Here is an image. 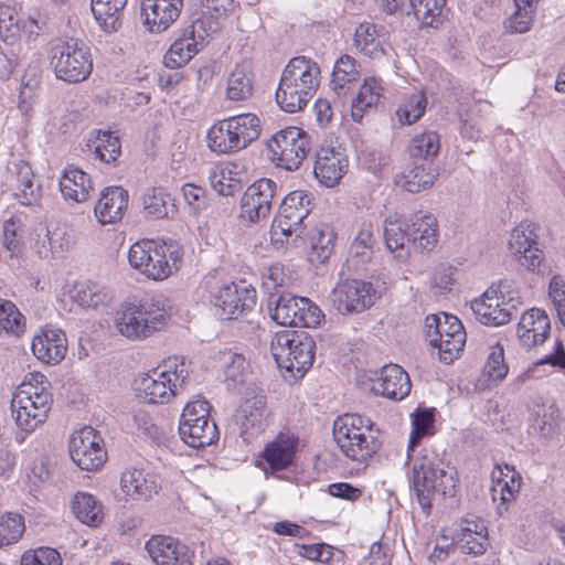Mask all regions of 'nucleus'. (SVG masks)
I'll return each instance as SVG.
<instances>
[{"instance_id":"1","label":"nucleus","mask_w":565,"mask_h":565,"mask_svg":"<svg viewBox=\"0 0 565 565\" xmlns=\"http://www.w3.org/2000/svg\"><path fill=\"white\" fill-rule=\"evenodd\" d=\"M171 315L169 300L156 294L121 302L114 313L113 324L121 337L140 341L163 330Z\"/></svg>"},{"instance_id":"2","label":"nucleus","mask_w":565,"mask_h":565,"mask_svg":"<svg viewBox=\"0 0 565 565\" xmlns=\"http://www.w3.org/2000/svg\"><path fill=\"white\" fill-rule=\"evenodd\" d=\"M43 374L29 373L11 398V413L18 430L15 440L23 444L28 435L43 425L52 406V394Z\"/></svg>"},{"instance_id":"3","label":"nucleus","mask_w":565,"mask_h":565,"mask_svg":"<svg viewBox=\"0 0 565 565\" xmlns=\"http://www.w3.org/2000/svg\"><path fill=\"white\" fill-rule=\"evenodd\" d=\"M413 460V486L424 510L430 508L434 495H454L457 483L456 470L444 462L433 448H423L417 455L408 454Z\"/></svg>"},{"instance_id":"4","label":"nucleus","mask_w":565,"mask_h":565,"mask_svg":"<svg viewBox=\"0 0 565 565\" xmlns=\"http://www.w3.org/2000/svg\"><path fill=\"white\" fill-rule=\"evenodd\" d=\"M320 68L307 57L297 56L289 61L282 71L276 100L287 113L301 110L311 99L319 86Z\"/></svg>"},{"instance_id":"5","label":"nucleus","mask_w":565,"mask_h":565,"mask_svg":"<svg viewBox=\"0 0 565 565\" xmlns=\"http://www.w3.org/2000/svg\"><path fill=\"white\" fill-rule=\"evenodd\" d=\"M262 134L259 117L243 113L215 121L206 132V146L213 153L235 154L256 141Z\"/></svg>"},{"instance_id":"6","label":"nucleus","mask_w":565,"mask_h":565,"mask_svg":"<svg viewBox=\"0 0 565 565\" xmlns=\"http://www.w3.org/2000/svg\"><path fill=\"white\" fill-rule=\"evenodd\" d=\"M159 371L139 375L134 387L136 396L149 404L169 403L186 385L190 374V363L180 356L169 358Z\"/></svg>"},{"instance_id":"7","label":"nucleus","mask_w":565,"mask_h":565,"mask_svg":"<svg viewBox=\"0 0 565 565\" xmlns=\"http://www.w3.org/2000/svg\"><path fill=\"white\" fill-rule=\"evenodd\" d=\"M270 352L288 381H297L312 366L316 343L307 332L284 330L270 341Z\"/></svg>"},{"instance_id":"8","label":"nucleus","mask_w":565,"mask_h":565,"mask_svg":"<svg viewBox=\"0 0 565 565\" xmlns=\"http://www.w3.org/2000/svg\"><path fill=\"white\" fill-rule=\"evenodd\" d=\"M183 252L173 243L141 239L128 250L129 265L152 280H163L175 273L182 262Z\"/></svg>"},{"instance_id":"9","label":"nucleus","mask_w":565,"mask_h":565,"mask_svg":"<svg viewBox=\"0 0 565 565\" xmlns=\"http://www.w3.org/2000/svg\"><path fill=\"white\" fill-rule=\"evenodd\" d=\"M373 422L359 414H344L333 423V438L341 452L354 461L372 457L380 448Z\"/></svg>"},{"instance_id":"10","label":"nucleus","mask_w":565,"mask_h":565,"mask_svg":"<svg viewBox=\"0 0 565 565\" xmlns=\"http://www.w3.org/2000/svg\"><path fill=\"white\" fill-rule=\"evenodd\" d=\"M522 303L519 289L505 280L491 285L479 298L472 300L471 310L482 324L499 327L508 323Z\"/></svg>"},{"instance_id":"11","label":"nucleus","mask_w":565,"mask_h":565,"mask_svg":"<svg viewBox=\"0 0 565 565\" xmlns=\"http://www.w3.org/2000/svg\"><path fill=\"white\" fill-rule=\"evenodd\" d=\"M425 333L429 344L438 350L440 361L447 364L459 356L466 344L461 321L445 312L426 318Z\"/></svg>"},{"instance_id":"12","label":"nucleus","mask_w":565,"mask_h":565,"mask_svg":"<svg viewBox=\"0 0 565 565\" xmlns=\"http://www.w3.org/2000/svg\"><path fill=\"white\" fill-rule=\"evenodd\" d=\"M51 64L56 77L68 83L82 82L93 71L89 47L76 39L56 44L52 49Z\"/></svg>"},{"instance_id":"13","label":"nucleus","mask_w":565,"mask_h":565,"mask_svg":"<svg viewBox=\"0 0 565 565\" xmlns=\"http://www.w3.org/2000/svg\"><path fill=\"white\" fill-rule=\"evenodd\" d=\"M308 194L301 190L284 198L270 228V238L276 246L284 247L290 237L300 236L302 222L310 212Z\"/></svg>"},{"instance_id":"14","label":"nucleus","mask_w":565,"mask_h":565,"mask_svg":"<svg viewBox=\"0 0 565 565\" xmlns=\"http://www.w3.org/2000/svg\"><path fill=\"white\" fill-rule=\"evenodd\" d=\"M271 161L288 171L297 170L310 151L309 136L298 127L276 132L268 142Z\"/></svg>"},{"instance_id":"15","label":"nucleus","mask_w":565,"mask_h":565,"mask_svg":"<svg viewBox=\"0 0 565 565\" xmlns=\"http://www.w3.org/2000/svg\"><path fill=\"white\" fill-rule=\"evenodd\" d=\"M70 456L82 470L96 471L106 461V451L100 435L90 426L74 430L68 440Z\"/></svg>"},{"instance_id":"16","label":"nucleus","mask_w":565,"mask_h":565,"mask_svg":"<svg viewBox=\"0 0 565 565\" xmlns=\"http://www.w3.org/2000/svg\"><path fill=\"white\" fill-rule=\"evenodd\" d=\"M381 291L372 282L347 279L337 284L332 291V306L342 313H358L374 305Z\"/></svg>"},{"instance_id":"17","label":"nucleus","mask_w":565,"mask_h":565,"mask_svg":"<svg viewBox=\"0 0 565 565\" xmlns=\"http://www.w3.org/2000/svg\"><path fill=\"white\" fill-rule=\"evenodd\" d=\"M213 303L222 319H237L256 305V291L245 284L235 282L220 286L213 295Z\"/></svg>"},{"instance_id":"18","label":"nucleus","mask_w":565,"mask_h":565,"mask_svg":"<svg viewBox=\"0 0 565 565\" xmlns=\"http://www.w3.org/2000/svg\"><path fill=\"white\" fill-rule=\"evenodd\" d=\"M277 184L270 179H259L252 183L241 200L239 217L250 223L269 216Z\"/></svg>"},{"instance_id":"19","label":"nucleus","mask_w":565,"mask_h":565,"mask_svg":"<svg viewBox=\"0 0 565 565\" xmlns=\"http://www.w3.org/2000/svg\"><path fill=\"white\" fill-rule=\"evenodd\" d=\"M509 249L527 270L534 271L543 260V252L537 247L535 225L520 222L510 234Z\"/></svg>"},{"instance_id":"20","label":"nucleus","mask_w":565,"mask_h":565,"mask_svg":"<svg viewBox=\"0 0 565 565\" xmlns=\"http://www.w3.org/2000/svg\"><path fill=\"white\" fill-rule=\"evenodd\" d=\"M369 390L375 395L401 401L411 392V380L404 369L397 364L384 365L379 372L367 377Z\"/></svg>"},{"instance_id":"21","label":"nucleus","mask_w":565,"mask_h":565,"mask_svg":"<svg viewBox=\"0 0 565 565\" xmlns=\"http://www.w3.org/2000/svg\"><path fill=\"white\" fill-rule=\"evenodd\" d=\"M145 548L156 565H193L194 553L174 537L153 535Z\"/></svg>"},{"instance_id":"22","label":"nucleus","mask_w":565,"mask_h":565,"mask_svg":"<svg viewBox=\"0 0 565 565\" xmlns=\"http://www.w3.org/2000/svg\"><path fill=\"white\" fill-rule=\"evenodd\" d=\"M182 8L183 0H142L145 26L152 33H161L178 20Z\"/></svg>"},{"instance_id":"23","label":"nucleus","mask_w":565,"mask_h":565,"mask_svg":"<svg viewBox=\"0 0 565 565\" xmlns=\"http://www.w3.org/2000/svg\"><path fill=\"white\" fill-rule=\"evenodd\" d=\"M550 330L551 321L546 312L539 308H532L522 315L516 334L524 348L532 349L546 341Z\"/></svg>"},{"instance_id":"24","label":"nucleus","mask_w":565,"mask_h":565,"mask_svg":"<svg viewBox=\"0 0 565 565\" xmlns=\"http://www.w3.org/2000/svg\"><path fill=\"white\" fill-rule=\"evenodd\" d=\"M348 169V160L340 150L321 147L317 153L313 173L323 185L332 188L339 183Z\"/></svg>"},{"instance_id":"25","label":"nucleus","mask_w":565,"mask_h":565,"mask_svg":"<svg viewBox=\"0 0 565 565\" xmlns=\"http://www.w3.org/2000/svg\"><path fill=\"white\" fill-rule=\"evenodd\" d=\"M128 191L121 186L105 188L94 206V215L102 225L119 222L128 205Z\"/></svg>"},{"instance_id":"26","label":"nucleus","mask_w":565,"mask_h":565,"mask_svg":"<svg viewBox=\"0 0 565 565\" xmlns=\"http://www.w3.org/2000/svg\"><path fill=\"white\" fill-rule=\"evenodd\" d=\"M154 475L136 467L127 468L120 477V489L128 499L147 501L158 492Z\"/></svg>"},{"instance_id":"27","label":"nucleus","mask_w":565,"mask_h":565,"mask_svg":"<svg viewBox=\"0 0 565 565\" xmlns=\"http://www.w3.org/2000/svg\"><path fill=\"white\" fill-rule=\"evenodd\" d=\"M31 350L40 361L46 364H57L66 354L65 333L55 329L44 330L42 334L33 338Z\"/></svg>"},{"instance_id":"28","label":"nucleus","mask_w":565,"mask_h":565,"mask_svg":"<svg viewBox=\"0 0 565 565\" xmlns=\"http://www.w3.org/2000/svg\"><path fill=\"white\" fill-rule=\"evenodd\" d=\"M60 191L66 201L84 203L90 198L94 185L90 175L85 171L68 166L58 180Z\"/></svg>"},{"instance_id":"29","label":"nucleus","mask_w":565,"mask_h":565,"mask_svg":"<svg viewBox=\"0 0 565 565\" xmlns=\"http://www.w3.org/2000/svg\"><path fill=\"white\" fill-rule=\"evenodd\" d=\"M561 415L556 404L552 401L535 402L530 412V429L533 434L551 438L557 434Z\"/></svg>"},{"instance_id":"30","label":"nucleus","mask_w":565,"mask_h":565,"mask_svg":"<svg viewBox=\"0 0 565 565\" xmlns=\"http://www.w3.org/2000/svg\"><path fill=\"white\" fill-rule=\"evenodd\" d=\"M298 441L294 434L281 433L266 445L263 457L271 470H284L294 462Z\"/></svg>"},{"instance_id":"31","label":"nucleus","mask_w":565,"mask_h":565,"mask_svg":"<svg viewBox=\"0 0 565 565\" xmlns=\"http://www.w3.org/2000/svg\"><path fill=\"white\" fill-rule=\"evenodd\" d=\"M457 543L465 554L481 555L488 543V531L479 519H466L457 533Z\"/></svg>"},{"instance_id":"32","label":"nucleus","mask_w":565,"mask_h":565,"mask_svg":"<svg viewBox=\"0 0 565 565\" xmlns=\"http://www.w3.org/2000/svg\"><path fill=\"white\" fill-rule=\"evenodd\" d=\"M412 244L424 250H431L438 242V225L430 213L417 212L407 225Z\"/></svg>"},{"instance_id":"33","label":"nucleus","mask_w":565,"mask_h":565,"mask_svg":"<svg viewBox=\"0 0 565 565\" xmlns=\"http://www.w3.org/2000/svg\"><path fill=\"white\" fill-rule=\"evenodd\" d=\"M379 225L371 220H363L358 228L349 252V262L360 264L369 262L373 255Z\"/></svg>"},{"instance_id":"34","label":"nucleus","mask_w":565,"mask_h":565,"mask_svg":"<svg viewBox=\"0 0 565 565\" xmlns=\"http://www.w3.org/2000/svg\"><path fill=\"white\" fill-rule=\"evenodd\" d=\"M386 41L384 26L370 22L361 23L354 33L355 47L366 56L376 57L384 53L383 44Z\"/></svg>"},{"instance_id":"35","label":"nucleus","mask_w":565,"mask_h":565,"mask_svg":"<svg viewBox=\"0 0 565 565\" xmlns=\"http://www.w3.org/2000/svg\"><path fill=\"white\" fill-rule=\"evenodd\" d=\"M41 30L39 21L33 18L20 19L13 15L10 8H6L0 12V34L3 40L12 44L15 39L23 32L29 39L38 36Z\"/></svg>"},{"instance_id":"36","label":"nucleus","mask_w":565,"mask_h":565,"mask_svg":"<svg viewBox=\"0 0 565 565\" xmlns=\"http://www.w3.org/2000/svg\"><path fill=\"white\" fill-rule=\"evenodd\" d=\"M438 173L426 163L414 164L396 175L395 182L411 193H418L433 186Z\"/></svg>"},{"instance_id":"37","label":"nucleus","mask_w":565,"mask_h":565,"mask_svg":"<svg viewBox=\"0 0 565 565\" xmlns=\"http://www.w3.org/2000/svg\"><path fill=\"white\" fill-rule=\"evenodd\" d=\"M382 81L377 77H366L356 97L352 100L351 116L355 122H361L364 113L376 106L383 95Z\"/></svg>"},{"instance_id":"38","label":"nucleus","mask_w":565,"mask_h":565,"mask_svg":"<svg viewBox=\"0 0 565 565\" xmlns=\"http://www.w3.org/2000/svg\"><path fill=\"white\" fill-rule=\"evenodd\" d=\"M253 72L248 62L237 64L230 73L226 85V98L232 102L248 99L253 94Z\"/></svg>"},{"instance_id":"39","label":"nucleus","mask_w":565,"mask_h":565,"mask_svg":"<svg viewBox=\"0 0 565 565\" xmlns=\"http://www.w3.org/2000/svg\"><path fill=\"white\" fill-rule=\"evenodd\" d=\"M68 237L60 227L40 225L35 230L34 246L41 257L57 256L68 248Z\"/></svg>"},{"instance_id":"40","label":"nucleus","mask_w":565,"mask_h":565,"mask_svg":"<svg viewBox=\"0 0 565 565\" xmlns=\"http://www.w3.org/2000/svg\"><path fill=\"white\" fill-rule=\"evenodd\" d=\"M128 0H92V12L105 32H115L121 25L122 10Z\"/></svg>"},{"instance_id":"41","label":"nucleus","mask_w":565,"mask_h":565,"mask_svg":"<svg viewBox=\"0 0 565 565\" xmlns=\"http://www.w3.org/2000/svg\"><path fill=\"white\" fill-rule=\"evenodd\" d=\"M359 75L355 60L350 55H342L334 64L330 87L339 98L344 97Z\"/></svg>"},{"instance_id":"42","label":"nucleus","mask_w":565,"mask_h":565,"mask_svg":"<svg viewBox=\"0 0 565 565\" xmlns=\"http://www.w3.org/2000/svg\"><path fill=\"white\" fill-rule=\"evenodd\" d=\"M301 297L290 294L280 295L269 301L270 318L284 327H298Z\"/></svg>"},{"instance_id":"43","label":"nucleus","mask_w":565,"mask_h":565,"mask_svg":"<svg viewBox=\"0 0 565 565\" xmlns=\"http://www.w3.org/2000/svg\"><path fill=\"white\" fill-rule=\"evenodd\" d=\"M242 433L247 435L248 430H260L266 424V401L264 395H255L246 398L242 404L238 415Z\"/></svg>"},{"instance_id":"44","label":"nucleus","mask_w":565,"mask_h":565,"mask_svg":"<svg viewBox=\"0 0 565 565\" xmlns=\"http://www.w3.org/2000/svg\"><path fill=\"white\" fill-rule=\"evenodd\" d=\"M72 510L77 520L89 526H98L104 520V507L93 494L77 492L72 500Z\"/></svg>"},{"instance_id":"45","label":"nucleus","mask_w":565,"mask_h":565,"mask_svg":"<svg viewBox=\"0 0 565 565\" xmlns=\"http://www.w3.org/2000/svg\"><path fill=\"white\" fill-rule=\"evenodd\" d=\"M384 241L387 249L397 260L408 258L412 238L407 225L401 222H388L384 228Z\"/></svg>"},{"instance_id":"46","label":"nucleus","mask_w":565,"mask_h":565,"mask_svg":"<svg viewBox=\"0 0 565 565\" xmlns=\"http://www.w3.org/2000/svg\"><path fill=\"white\" fill-rule=\"evenodd\" d=\"M181 439L193 448L209 446L218 439V430L215 423L210 419H202L192 424L191 427H183L179 431Z\"/></svg>"},{"instance_id":"47","label":"nucleus","mask_w":565,"mask_h":565,"mask_svg":"<svg viewBox=\"0 0 565 565\" xmlns=\"http://www.w3.org/2000/svg\"><path fill=\"white\" fill-rule=\"evenodd\" d=\"M235 166L231 163L215 164L210 168L209 180L214 191L220 195H233L241 188V182L234 172Z\"/></svg>"},{"instance_id":"48","label":"nucleus","mask_w":565,"mask_h":565,"mask_svg":"<svg viewBox=\"0 0 565 565\" xmlns=\"http://www.w3.org/2000/svg\"><path fill=\"white\" fill-rule=\"evenodd\" d=\"M505 477L507 480L498 481L492 484L491 495L492 500L495 502L500 500V504L497 507L499 514H502L507 511V504L511 502L515 494L520 491L521 488V476L519 472L514 470L513 467L505 465Z\"/></svg>"},{"instance_id":"49","label":"nucleus","mask_w":565,"mask_h":565,"mask_svg":"<svg viewBox=\"0 0 565 565\" xmlns=\"http://www.w3.org/2000/svg\"><path fill=\"white\" fill-rule=\"evenodd\" d=\"M24 332V316L12 301L0 298V335L20 338Z\"/></svg>"},{"instance_id":"50","label":"nucleus","mask_w":565,"mask_h":565,"mask_svg":"<svg viewBox=\"0 0 565 565\" xmlns=\"http://www.w3.org/2000/svg\"><path fill=\"white\" fill-rule=\"evenodd\" d=\"M71 297L82 308H97L107 302L108 292L97 282L83 281L74 285Z\"/></svg>"},{"instance_id":"51","label":"nucleus","mask_w":565,"mask_h":565,"mask_svg":"<svg viewBox=\"0 0 565 565\" xmlns=\"http://www.w3.org/2000/svg\"><path fill=\"white\" fill-rule=\"evenodd\" d=\"M143 211L152 218H164L174 212V203L171 195L162 189L148 190L142 199Z\"/></svg>"},{"instance_id":"52","label":"nucleus","mask_w":565,"mask_h":565,"mask_svg":"<svg viewBox=\"0 0 565 565\" xmlns=\"http://www.w3.org/2000/svg\"><path fill=\"white\" fill-rule=\"evenodd\" d=\"M427 106V99L422 90H415L405 96L397 109L396 117L402 125H412L419 120Z\"/></svg>"},{"instance_id":"53","label":"nucleus","mask_w":565,"mask_h":565,"mask_svg":"<svg viewBox=\"0 0 565 565\" xmlns=\"http://www.w3.org/2000/svg\"><path fill=\"white\" fill-rule=\"evenodd\" d=\"M15 196L23 205H33L41 194V186L34 181V174L29 164H22L17 174Z\"/></svg>"},{"instance_id":"54","label":"nucleus","mask_w":565,"mask_h":565,"mask_svg":"<svg viewBox=\"0 0 565 565\" xmlns=\"http://www.w3.org/2000/svg\"><path fill=\"white\" fill-rule=\"evenodd\" d=\"M199 47L183 34L178 38L163 56V63L169 68H179L190 62L199 53Z\"/></svg>"},{"instance_id":"55","label":"nucleus","mask_w":565,"mask_h":565,"mask_svg":"<svg viewBox=\"0 0 565 565\" xmlns=\"http://www.w3.org/2000/svg\"><path fill=\"white\" fill-rule=\"evenodd\" d=\"M440 149L439 136L435 131H424L416 135L409 143L408 151L412 158L424 160L434 159Z\"/></svg>"},{"instance_id":"56","label":"nucleus","mask_w":565,"mask_h":565,"mask_svg":"<svg viewBox=\"0 0 565 565\" xmlns=\"http://www.w3.org/2000/svg\"><path fill=\"white\" fill-rule=\"evenodd\" d=\"M220 23L213 20L211 17H202L195 19L189 26L183 30V35L189 39L190 42L195 44L199 50L203 47L206 40L218 30Z\"/></svg>"},{"instance_id":"57","label":"nucleus","mask_w":565,"mask_h":565,"mask_svg":"<svg viewBox=\"0 0 565 565\" xmlns=\"http://www.w3.org/2000/svg\"><path fill=\"white\" fill-rule=\"evenodd\" d=\"M335 233L329 226L318 228L311 237V258L318 263L328 260L333 252Z\"/></svg>"},{"instance_id":"58","label":"nucleus","mask_w":565,"mask_h":565,"mask_svg":"<svg viewBox=\"0 0 565 565\" xmlns=\"http://www.w3.org/2000/svg\"><path fill=\"white\" fill-rule=\"evenodd\" d=\"M25 530L22 515L7 513L0 516V547L17 543Z\"/></svg>"},{"instance_id":"59","label":"nucleus","mask_w":565,"mask_h":565,"mask_svg":"<svg viewBox=\"0 0 565 565\" xmlns=\"http://www.w3.org/2000/svg\"><path fill=\"white\" fill-rule=\"evenodd\" d=\"M245 358L236 353H226L223 359V381L230 390L244 382Z\"/></svg>"},{"instance_id":"60","label":"nucleus","mask_w":565,"mask_h":565,"mask_svg":"<svg viewBox=\"0 0 565 565\" xmlns=\"http://www.w3.org/2000/svg\"><path fill=\"white\" fill-rule=\"evenodd\" d=\"M412 431L409 436L408 454L414 452L415 446L418 441L428 435L434 434V415L431 412L424 409L418 411L413 415Z\"/></svg>"},{"instance_id":"61","label":"nucleus","mask_w":565,"mask_h":565,"mask_svg":"<svg viewBox=\"0 0 565 565\" xmlns=\"http://www.w3.org/2000/svg\"><path fill=\"white\" fill-rule=\"evenodd\" d=\"M95 154L106 163H113L120 154V142L118 137L110 131H99L96 138Z\"/></svg>"},{"instance_id":"62","label":"nucleus","mask_w":565,"mask_h":565,"mask_svg":"<svg viewBox=\"0 0 565 565\" xmlns=\"http://www.w3.org/2000/svg\"><path fill=\"white\" fill-rule=\"evenodd\" d=\"M413 12L418 21L425 25H433L438 18L446 0H409Z\"/></svg>"},{"instance_id":"63","label":"nucleus","mask_w":565,"mask_h":565,"mask_svg":"<svg viewBox=\"0 0 565 565\" xmlns=\"http://www.w3.org/2000/svg\"><path fill=\"white\" fill-rule=\"evenodd\" d=\"M509 367L504 362V350L499 343L491 348L484 365V374L492 381L500 382L508 374Z\"/></svg>"},{"instance_id":"64","label":"nucleus","mask_w":565,"mask_h":565,"mask_svg":"<svg viewBox=\"0 0 565 565\" xmlns=\"http://www.w3.org/2000/svg\"><path fill=\"white\" fill-rule=\"evenodd\" d=\"M21 565H62L60 553L51 547L26 551L21 557Z\"/></svg>"}]
</instances>
